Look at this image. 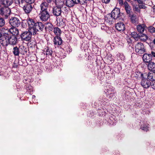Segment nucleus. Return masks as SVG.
<instances>
[{
    "label": "nucleus",
    "instance_id": "14",
    "mask_svg": "<svg viewBox=\"0 0 155 155\" xmlns=\"http://www.w3.org/2000/svg\"><path fill=\"white\" fill-rule=\"evenodd\" d=\"M13 54L15 56H18L19 54H24V53L22 51V48L19 46L18 48L17 46L14 47L12 50Z\"/></svg>",
    "mask_w": 155,
    "mask_h": 155
},
{
    "label": "nucleus",
    "instance_id": "29",
    "mask_svg": "<svg viewBox=\"0 0 155 155\" xmlns=\"http://www.w3.org/2000/svg\"><path fill=\"white\" fill-rule=\"evenodd\" d=\"M139 39L143 41H145L148 39V36L146 35L143 33H140Z\"/></svg>",
    "mask_w": 155,
    "mask_h": 155
},
{
    "label": "nucleus",
    "instance_id": "46",
    "mask_svg": "<svg viewBox=\"0 0 155 155\" xmlns=\"http://www.w3.org/2000/svg\"><path fill=\"white\" fill-rule=\"evenodd\" d=\"M149 54H150L152 59L153 57H155V52L152 51Z\"/></svg>",
    "mask_w": 155,
    "mask_h": 155
},
{
    "label": "nucleus",
    "instance_id": "47",
    "mask_svg": "<svg viewBox=\"0 0 155 155\" xmlns=\"http://www.w3.org/2000/svg\"><path fill=\"white\" fill-rule=\"evenodd\" d=\"M82 56L80 54L78 55L76 57V60L77 61H80L81 59Z\"/></svg>",
    "mask_w": 155,
    "mask_h": 155
},
{
    "label": "nucleus",
    "instance_id": "18",
    "mask_svg": "<svg viewBox=\"0 0 155 155\" xmlns=\"http://www.w3.org/2000/svg\"><path fill=\"white\" fill-rule=\"evenodd\" d=\"M147 28L144 24H140L137 25L136 28L137 31L140 33H142L144 31L145 28Z\"/></svg>",
    "mask_w": 155,
    "mask_h": 155
},
{
    "label": "nucleus",
    "instance_id": "52",
    "mask_svg": "<svg viewBox=\"0 0 155 155\" xmlns=\"http://www.w3.org/2000/svg\"><path fill=\"white\" fill-rule=\"evenodd\" d=\"M110 0H102L103 2L105 3H108L110 2Z\"/></svg>",
    "mask_w": 155,
    "mask_h": 155
},
{
    "label": "nucleus",
    "instance_id": "21",
    "mask_svg": "<svg viewBox=\"0 0 155 155\" xmlns=\"http://www.w3.org/2000/svg\"><path fill=\"white\" fill-rule=\"evenodd\" d=\"M140 128L147 132L149 130V125L146 121H144L143 122V124L141 125Z\"/></svg>",
    "mask_w": 155,
    "mask_h": 155
},
{
    "label": "nucleus",
    "instance_id": "53",
    "mask_svg": "<svg viewBox=\"0 0 155 155\" xmlns=\"http://www.w3.org/2000/svg\"><path fill=\"white\" fill-rule=\"evenodd\" d=\"M151 11L153 12V14L155 15V6L152 7Z\"/></svg>",
    "mask_w": 155,
    "mask_h": 155
},
{
    "label": "nucleus",
    "instance_id": "24",
    "mask_svg": "<svg viewBox=\"0 0 155 155\" xmlns=\"http://www.w3.org/2000/svg\"><path fill=\"white\" fill-rule=\"evenodd\" d=\"M148 69L151 71L153 72L155 70V63L151 61L148 63L147 65Z\"/></svg>",
    "mask_w": 155,
    "mask_h": 155
},
{
    "label": "nucleus",
    "instance_id": "7",
    "mask_svg": "<svg viewBox=\"0 0 155 155\" xmlns=\"http://www.w3.org/2000/svg\"><path fill=\"white\" fill-rule=\"evenodd\" d=\"M135 51L139 54H142L145 51L143 44L141 42H138L135 45Z\"/></svg>",
    "mask_w": 155,
    "mask_h": 155
},
{
    "label": "nucleus",
    "instance_id": "49",
    "mask_svg": "<svg viewBox=\"0 0 155 155\" xmlns=\"http://www.w3.org/2000/svg\"><path fill=\"white\" fill-rule=\"evenodd\" d=\"M134 1H137L139 4H142L145 1V0H134Z\"/></svg>",
    "mask_w": 155,
    "mask_h": 155
},
{
    "label": "nucleus",
    "instance_id": "55",
    "mask_svg": "<svg viewBox=\"0 0 155 155\" xmlns=\"http://www.w3.org/2000/svg\"><path fill=\"white\" fill-rule=\"evenodd\" d=\"M47 0V2L48 3H50L52 1V0Z\"/></svg>",
    "mask_w": 155,
    "mask_h": 155
},
{
    "label": "nucleus",
    "instance_id": "3",
    "mask_svg": "<svg viewBox=\"0 0 155 155\" xmlns=\"http://www.w3.org/2000/svg\"><path fill=\"white\" fill-rule=\"evenodd\" d=\"M63 3L61 0H55V6L52 7V12L54 15L58 17L61 15L62 5Z\"/></svg>",
    "mask_w": 155,
    "mask_h": 155
},
{
    "label": "nucleus",
    "instance_id": "50",
    "mask_svg": "<svg viewBox=\"0 0 155 155\" xmlns=\"http://www.w3.org/2000/svg\"><path fill=\"white\" fill-rule=\"evenodd\" d=\"M127 41L129 45H130L132 44V40L130 38H129L127 39Z\"/></svg>",
    "mask_w": 155,
    "mask_h": 155
},
{
    "label": "nucleus",
    "instance_id": "44",
    "mask_svg": "<svg viewBox=\"0 0 155 155\" xmlns=\"http://www.w3.org/2000/svg\"><path fill=\"white\" fill-rule=\"evenodd\" d=\"M27 4H31L33 3L35 0H24Z\"/></svg>",
    "mask_w": 155,
    "mask_h": 155
},
{
    "label": "nucleus",
    "instance_id": "25",
    "mask_svg": "<svg viewBox=\"0 0 155 155\" xmlns=\"http://www.w3.org/2000/svg\"><path fill=\"white\" fill-rule=\"evenodd\" d=\"M134 77L137 79H140L141 80V79L144 77L143 74L142 73L139 71H137L135 72L134 73Z\"/></svg>",
    "mask_w": 155,
    "mask_h": 155
},
{
    "label": "nucleus",
    "instance_id": "59",
    "mask_svg": "<svg viewBox=\"0 0 155 155\" xmlns=\"http://www.w3.org/2000/svg\"><path fill=\"white\" fill-rule=\"evenodd\" d=\"M153 42L155 45V39H154L153 41Z\"/></svg>",
    "mask_w": 155,
    "mask_h": 155
},
{
    "label": "nucleus",
    "instance_id": "56",
    "mask_svg": "<svg viewBox=\"0 0 155 155\" xmlns=\"http://www.w3.org/2000/svg\"><path fill=\"white\" fill-rule=\"evenodd\" d=\"M106 69H107L109 70L110 71L111 69L110 68L109 66H108L106 68Z\"/></svg>",
    "mask_w": 155,
    "mask_h": 155
},
{
    "label": "nucleus",
    "instance_id": "23",
    "mask_svg": "<svg viewBox=\"0 0 155 155\" xmlns=\"http://www.w3.org/2000/svg\"><path fill=\"white\" fill-rule=\"evenodd\" d=\"M65 4L68 7H71L75 4H77L76 0H66Z\"/></svg>",
    "mask_w": 155,
    "mask_h": 155
},
{
    "label": "nucleus",
    "instance_id": "9",
    "mask_svg": "<svg viewBox=\"0 0 155 155\" xmlns=\"http://www.w3.org/2000/svg\"><path fill=\"white\" fill-rule=\"evenodd\" d=\"M9 23L13 27H17L20 25L21 22L18 18L12 17L9 20Z\"/></svg>",
    "mask_w": 155,
    "mask_h": 155
},
{
    "label": "nucleus",
    "instance_id": "58",
    "mask_svg": "<svg viewBox=\"0 0 155 155\" xmlns=\"http://www.w3.org/2000/svg\"><path fill=\"white\" fill-rule=\"evenodd\" d=\"M2 36V34L1 33V31L0 30V38Z\"/></svg>",
    "mask_w": 155,
    "mask_h": 155
},
{
    "label": "nucleus",
    "instance_id": "15",
    "mask_svg": "<svg viewBox=\"0 0 155 155\" xmlns=\"http://www.w3.org/2000/svg\"><path fill=\"white\" fill-rule=\"evenodd\" d=\"M53 42L55 46H58L62 44L63 41L60 36H55L53 38Z\"/></svg>",
    "mask_w": 155,
    "mask_h": 155
},
{
    "label": "nucleus",
    "instance_id": "8",
    "mask_svg": "<svg viewBox=\"0 0 155 155\" xmlns=\"http://www.w3.org/2000/svg\"><path fill=\"white\" fill-rule=\"evenodd\" d=\"M111 14L114 19L119 20L121 18L122 13L120 12V9L118 8L114 9L111 12Z\"/></svg>",
    "mask_w": 155,
    "mask_h": 155
},
{
    "label": "nucleus",
    "instance_id": "33",
    "mask_svg": "<svg viewBox=\"0 0 155 155\" xmlns=\"http://www.w3.org/2000/svg\"><path fill=\"white\" fill-rule=\"evenodd\" d=\"M44 29L45 31H51L53 29V25L49 23L46 27L44 28Z\"/></svg>",
    "mask_w": 155,
    "mask_h": 155
},
{
    "label": "nucleus",
    "instance_id": "42",
    "mask_svg": "<svg viewBox=\"0 0 155 155\" xmlns=\"http://www.w3.org/2000/svg\"><path fill=\"white\" fill-rule=\"evenodd\" d=\"M138 5L139 6L140 9H145L146 8L145 4H144L143 3H142V4H139Z\"/></svg>",
    "mask_w": 155,
    "mask_h": 155
},
{
    "label": "nucleus",
    "instance_id": "48",
    "mask_svg": "<svg viewBox=\"0 0 155 155\" xmlns=\"http://www.w3.org/2000/svg\"><path fill=\"white\" fill-rule=\"evenodd\" d=\"M107 28L106 26L104 25H102L101 27V29L102 30H107Z\"/></svg>",
    "mask_w": 155,
    "mask_h": 155
},
{
    "label": "nucleus",
    "instance_id": "4",
    "mask_svg": "<svg viewBox=\"0 0 155 155\" xmlns=\"http://www.w3.org/2000/svg\"><path fill=\"white\" fill-rule=\"evenodd\" d=\"M116 93L114 88L113 86L109 85L107 87L105 94L108 98L110 100L114 98L115 97Z\"/></svg>",
    "mask_w": 155,
    "mask_h": 155
},
{
    "label": "nucleus",
    "instance_id": "28",
    "mask_svg": "<svg viewBox=\"0 0 155 155\" xmlns=\"http://www.w3.org/2000/svg\"><path fill=\"white\" fill-rule=\"evenodd\" d=\"M147 77V79L150 81H153L155 80V74L153 72L149 73Z\"/></svg>",
    "mask_w": 155,
    "mask_h": 155
},
{
    "label": "nucleus",
    "instance_id": "22",
    "mask_svg": "<svg viewBox=\"0 0 155 155\" xmlns=\"http://www.w3.org/2000/svg\"><path fill=\"white\" fill-rule=\"evenodd\" d=\"M131 21L134 24H137L138 22V18L136 15L134 14H130L129 15Z\"/></svg>",
    "mask_w": 155,
    "mask_h": 155
},
{
    "label": "nucleus",
    "instance_id": "37",
    "mask_svg": "<svg viewBox=\"0 0 155 155\" xmlns=\"http://www.w3.org/2000/svg\"><path fill=\"white\" fill-rule=\"evenodd\" d=\"M121 67L120 65H117L115 66L114 68V70L115 72L117 73H120V71L121 70Z\"/></svg>",
    "mask_w": 155,
    "mask_h": 155
},
{
    "label": "nucleus",
    "instance_id": "27",
    "mask_svg": "<svg viewBox=\"0 0 155 155\" xmlns=\"http://www.w3.org/2000/svg\"><path fill=\"white\" fill-rule=\"evenodd\" d=\"M54 32L56 36H60L62 31L60 28L58 27H55L54 28Z\"/></svg>",
    "mask_w": 155,
    "mask_h": 155
},
{
    "label": "nucleus",
    "instance_id": "6",
    "mask_svg": "<svg viewBox=\"0 0 155 155\" xmlns=\"http://www.w3.org/2000/svg\"><path fill=\"white\" fill-rule=\"evenodd\" d=\"M11 12V9L8 7L0 5V14L2 16H4L7 18Z\"/></svg>",
    "mask_w": 155,
    "mask_h": 155
},
{
    "label": "nucleus",
    "instance_id": "1",
    "mask_svg": "<svg viewBox=\"0 0 155 155\" xmlns=\"http://www.w3.org/2000/svg\"><path fill=\"white\" fill-rule=\"evenodd\" d=\"M27 21L30 30L33 32V35H36L37 32H43L44 29V25L41 22H35L32 19H27Z\"/></svg>",
    "mask_w": 155,
    "mask_h": 155
},
{
    "label": "nucleus",
    "instance_id": "34",
    "mask_svg": "<svg viewBox=\"0 0 155 155\" xmlns=\"http://www.w3.org/2000/svg\"><path fill=\"white\" fill-rule=\"evenodd\" d=\"M105 20L108 22H112L114 19L111 16V14H107L105 17Z\"/></svg>",
    "mask_w": 155,
    "mask_h": 155
},
{
    "label": "nucleus",
    "instance_id": "36",
    "mask_svg": "<svg viewBox=\"0 0 155 155\" xmlns=\"http://www.w3.org/2000/svg\"><path fill=\"white\" fill-rule=\"evenodd\" d=\"M16 4L18 5L20 7H22L23 6V3L25 2L24 0H15Z\"/></svg>",
    "mask_w": 155,
    "mask_h": 155
},
{
    "label": "nucleus",
    "instance_id": "31",
    "mask_svg": "<svg viewBox=\"0 0 155 155\" xmlns=\"http://www.w3.org/2000/svg\"><path fill=\"white\" fill-rule=\"evenodd\" d=\"M140 35V34H137L136 32H133L131 34V37L136 41L139 40Z\"/></svg>",
    "mask_w": 155,
    "mask_h": 155
},
{
    "label": "nucleus",
    "instance_id": "11",
    "mask_svg": "<svg viewBox=\"0 0 155 155\" xmlns=\"http://www.w3.org/2000/svg\"><path fill=\"white\" fill-rule=\"evenodd\" d=\"M7 34L8 44L12 45H15L17 43V40L16 37L14 35H11V34L8 33Z\"/></svg>",
    "mask_w": 155,
    "mask_h": 155
},
{
    "label": "nucleus",
    "instance_id": "57",
    "mask_svg": "<svg viewBox=\"0 0 155 155\" xmlns=\"http://www.w3.org/2000/svg\"><path fill=\"white\" fill-rule=\"evenodd\" d=\"M35 96L34 95H33L32 96V98L33 99H34V98H35Z\"/></svg>",
    "mask_w": 155,
    "mask_h": 155
},
{
    "label": "nucleus",
    "instance_id": "16",
    "mask_svg": "<svg viewBox=\"0 0 155 155\" xmlns=\"http://www.w3.org/2000/svg\"><path fill=\"white\" fill-rule=\"evenodd\" d=\"M13 3V0H1L0 1V5L8 7L10 6Z\"/></svg>",
    "mask_w": 155,
    "mask_h": 155
},
{
    "label": "nucleus",
    "instance_id": "40",
    "mask_svg": "<svg viewBox=\"0 0 155 155\" xmlns=\"http://www.w3.org/2000/svg\"><path fill=\"white\" fill-rule=\"evenodd\" d=\"M148 30L151 33L155 32V28L152 26H150L148 28Z\"/></svg>",
    "mask_w": 155,
    "mask_h": 155
},
{
    "label": "nucleus",
    "instance_id": "19",
    "mask_svg": "<svg viewBox=\"0 0 155 155\" xmlns=\"http://www.w3.org/2000/svg\"><path fill=\"white\" fill-rule=\"evenodd\" d=\"M143 59L144 62L148 63L151 61L152 60L150 54L147 53L143 54Z\"/></svg>",
    "mask_w": 155,
    "mask_h": 155
},
{
    "label": "nucleus",
    "instance_id": "10",
    "mask_svg": "<svg viewBox=\"0 0 155 155\" xmlns=\"http://www.w3.org/2000/svg\"><path fill=\"white\" fill-rule=\"evenodd\" d=\"M151 81L144 77L141 80L140 84L144 89H148L151 86Z\"/></svg>",
    "mask_w": 155,
    "mask_h": 155
},
{
    "label": "nucleus",
    "instance_id": "13",
    "mask_svg": "<svg viewBox=\"0 0 155 155\" xmlns=\"http://www.w3.org/2000/svg\"><path fill=\"white\" fill-rule=\"evenodd\" d=\"M22 7L25 13L28 14L31 12L33 6L31 4H26L24 5Z\"/></svg>",
    "mask_w": 155,
    "mask_h": 155
},
{
    "label": "nucleus",
    "instance_id": "41",
    "mask_svg": "<svg viewBox=\"0 0 155 155\" xmlns=\"http://www.w3.org/2000/svg\"><path fill=\"white\" fill-rule=\"evenodd\" d=\"M134 10L139 13H140V10L138 5H136L134 7Z\"/></svg>",
    "mask_w": 155,
    "mask_h": 155
},
{
    "label": "nucleus",
    "instance_id": "54",
    "mask_svg": "<svg viewBox=\"0 0 155 155\" xmlns=\"http://www.w3.org/2000/svg\"><path fill=\"white\" fill-rule=\"evenodd\" d=\"M119 2V4H120L123 5V0H118Z\"/></svg>",
    "mask_w": 155,
    "mask_h": 155
},
{
    "label": "nucleus",
    "instance_id": "2",
    "mask_svg": "<svg viewBox=\"0 0 155 155\" xmlns=\"http://www.w3.org/2000/svg\"><path fill=\"white\" fill-rule=\"evenodd\" d=\"M40 11L39 14L40 19L42 21H46L50 18V11L48 4L45 2H42L40 5Z\"/></svg>",
    "mask_w": 155,
    "mask_h": 155
},
{
    "label": "nucleus",
    "instance_id": "39",
    "mask_svg": "<svg viewBox=\"0 0 155 155\" xmlns=\"http://www.w3.org/2000/svg\"><path fill=\"white\" fill-rule=\"evenodd\" d=\"M76 2L77 4L83 5L87 3V0H76Z\"/></svg>",
    "mask_w": 155,
    "mask_h": 155
},
{
    "label": "nucleus",
    "instance_id": "62",
    "mask_svg": "<svg viewBox=\"0 0 155 155\" xmlns=\"http://www.w3.org/2000/svg\"><path fill=\"white\" fill-rule=\"evenodd\" d=\"M106 73L107 74H109V73H108V72H106Z\"/></svg>",
    "mask_w": 155,
    "mask_h": 155
},
{
    "label": "nucleus",
    "instance_id": "12",
    "mask_svg": "<svg viewBox=\"0 0 155 155\" xmlns=\"http://www.w3.org/2000/svg\"><path fill=\"white\" fill-rule=\"evenodd\" d=\"M8 34L5 33L0 38V43L3 46H7L8 45Z\"/></svg>",
    "mask_w": 155,
    "mask_h": 155
},
{
    "label": "nucleus",
    "instance_id": "43",
    "mask_svg": "<svg viewBox=\"0 0 155 155\" xmlns=\"http://www.w3.org/2000/svg\"><path fill=\"white\" fill-rule=\"evenodd\" d=\"M66 50L68 52L70 53L72 51V48L70 46H67L66 48Z\"/></svg>",
    "mask_w": 155,
    "mask_h": 155
},
{
    "label": "nucleus",
    "instance_id": "20",
    "mask_svg": "<svg viewBox=\"0 0 155 155\" xmlns=\"http://www.w3.org/2000/svg\"><path fill=\"white\" fill-rule=\"evenodd\" d=\"M10 33L11 35H14L16 36L18 35L19 33V30L18 29L16 28V27H13L10 28L9 30Z\"/></svg>",
    "mask_w": 155,
    "mask_h": 155
},
{
    "label": "nucleus",
    "instance_id": "30",
    "mask_svg": "<svg viewBox=\"0 0 155 155\" xmlns=\"http://www.w3.org/2000/svg\"><path fill=\"white\" fill-rule=\"evenodd\" d=\"M57 22L60 25L64 26L65 25V21L63 18L61 17L57 18Z\"/></svg>",
    "mask_w": 155,
    "mask_h": 155
},
{
    "label": "nucleus",
    "instance_id": "26",
    "mask_svg": "<svg viewBox=\"0 0 155 155\" xmlns=\"http://www.w3.org/2000/svg\"><path fill=\"white\" fill-rule=\"evenodd\" d=\"M125 8L127 13L129 15L130 14L131 7L129 5L128 3L126 1L124 2Z\"/></svg>",
    "mask_w": 155,
    "mask_h": 155
},
{
    "label": "nucleus",
    "instance_id": "5",
    "mask_svg": "<svg viewBox=\"0 0 155 155\" xmlns=\"http://www.w3.org/2000/svg\"><path fill=\"white\" fill-rule=\"evenodd\" d=\"M32 33L33 34V32H31L30 30V28L29 27L28 31L24 32L20 35L21 40L26 41H31Z\"/></svg>",
    "mask_w": 155,
    "mask_h": 155
},
{
    "label": "nucleus",
    "instance_id": "38",
    "mask_svg": "<svg viewBox=\"0 0 155 155\" xmlns=\"http://www.w3.org/2000/svg\"><path fill=\"white\" fill-rule=\"evenodd\" d=\"M5 21L4 18L0 16V27H2L5 25Z\"/></svg>",
    "mask_w": 155,
    "mask_h": 155
},
{
    "label": "nucleus",
    "instance_id": "51",
    "mask_svg": "<svg viewBox=\"0 0 155 155\" xmlns=\"http://www.w3.org/2000/svg\"><path fill=\"white\" fill-rule=\"evenodd\" d=\"M152 88L155 89V81L153 83L151 82V86H150Z\"/></svg>",
    "mask_w": 155,
    "mask_h": 155
},
{
    "label": "nucleus",
    "instance_id": "45",
    "mask_svg": "<svg viewBox=\"0 0 155 155\" xmlns=\"http://www.w3.org/2000/svg\"><path fill=\"white\" fill-rule=\"evenodd\" d=\"M62 9L64 11V12H63L67 14L68 13V12L69 10V8H67L66 7H64V8L62 7Z\"/></svg>",
    "mask_w": 155,
    "mask_h": 155
},
{
    "label": "nucleus",
    "instance_id": "61",
    "mask_svg": "<svg viewBox=\"0 0 155 155\" xmlns=\"http://www.w3.org/2000/svg\"><path fill=\"white\" fill-rule=\"evenodd\" d=\"M88 0L89 1H93V0Z\"/></svg>",
    "mask_w": 155,
    "mask_h": 155
},
{
    "label": "nucleus",
    "instance_id": "60",
    "mask_svg": "<svg viewBox=\"0 0 155 155\" xmlns=\"http://www.w3.org/2000/svg\"><path fill=\"white\" fill-rule=\"evenodd\" d=\"M126 0L127 1V2H129L130 0Z\"/></svg>",
    "mask_w": 155,
    "mask_h": 155
},
{
    "label": "nucleus",
    "instance_id": "32",
    "mask_svg": "<svg viewBox=\"0 0 155 155\" xmlns=\"http://www.w3.org/2000/svg\"><path fill=\"white\" fill-rule=\"evenodd\" d=\"M105 59L106 60L107 62L109 63H111L114 62V60L112 58L111 55L110 54L107 55L105 57Z\"/></svg>",
    "mask_w": 155,
    "mask_h": 155
},
{
    "label": "nucleus",
    "instance_id": "35",
    "mask_svg": "<svg viewBox=\"0 0 155 155\" xmlns=\"http://www.w3.org/2000/svg\"><path fill=\"white\" fill-rule=\"evenodd\" d=\"M46 55L47 56H51L53 53L52 51L51 48L47 47L45 49Z\"/></svg>",
    "mask_w": 155,
    "mask_h": 155
},
{
    "label": "nucleus",
    "instance_id": "17",
    "mask_svg": "<svg viewBox=\"0 0 155 155\" xmlns=\"http://www.w3.org/2000/svg\"><path fill=\"white\" fill-rule=\"evenodd\" d=\"M115 27L116 29L120 31H123L125 29L124 24L121 22L118 23L116 24Z\"/></svg>",
    "mask_w": 155,
    "mask_h": 155
}]
</instances>
